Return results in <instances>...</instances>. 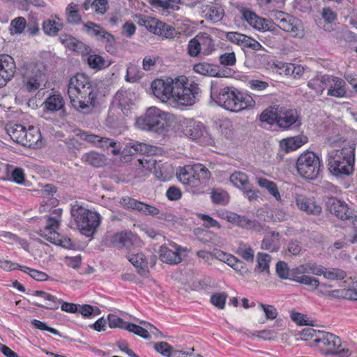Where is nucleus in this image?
I'll use <instances>...</instances> for the list:
<instances>
[{"label":"nucleus","mask_w":357,"mask_h":357,"mask_svg":"<svg viewBox=\"0 0 357 357\" xmlns=\"http://www.w3.org/2000/svg\"><path fill=\"white\" fill-rule=\"evenodd\" d=\"M68 94L72 106L77 111L88 114L94 107V93L89 77L77 73L69 80Z\"/></svg>","instance_id":"1"},{"label":"nucleus","mask_w":357,"mask_h":357,"mask_svg":"<svg viewBox=\"0 0 357 357\" xmlns=\"http://www.w3.org/2000/svg\"><path fill=\"white\" fill-rule=\"evenodd\" d=\"M211 98L218 105L232 112H238L255 105L250 96L241 93L234 87H222L215 82H211Z\"/></svg>","instance_id":"2"},{"label":"nucleus","mask_w":357,"mask_h":357,"mask_svg":"<svg viewBox=\"0 0 357 357\" xmlns=\"http://www.w3.org/2000/svg\"><path fill=\"white\" fill-rule=\"evenodd\" d=\"M176 176L187 190L196 193L206 186L211 174L204 165L197 163L180 167Z\"/></svg>","instance_id":"3"},{"label":"nucleus","mask_w":357,"mask_h":357,"mask_svg":"<svg viewBox=\"0 0 357 357\" xmlns=\"http://www.w3.org/2000/svg\"><path fill=\"white\" fill-rule=\"evenodd\" d=\"M174 120V116L162 111L156 107H149L144 115L137 119V126L144 130L165 135L168 131L169 122Z\"/></svg>","instance_id":"4"},{"label":"nucleus","mask_w":357,"mask_h":357,"mask_svg":"<svg viewBox=\"0 0 357 357\" xmlns=\"http://www.w3.org/2000/svg\"><path fill=\"white\" fill-rule=\"evenodd\" d=\"M355 144L334 151L328 158V170L335 176H349L354 172Z\"/></svg>","instance_id":"5"},{"label":"nucleus","mask_w":357,"mask_h":357,"mask_svg":"<svg viewBox=\"0 0 357 357\" xmlns=\"http://www.w3.org/2000/svg\"><path fill=\"white\" fill-rule=\"evenodd\" d=\"M174 103L183 106H192L199 100L202 90L199 84L184 75L176 77Z\"/></svg>","instance_id":"6"},{"label":"nucleus","mask_w":357,"mask_h":357,"mask_svg":"<svg viewBox=\"0 0 357 357\" xmlns=\"http://www.w3.org/2000/svg\"><path fill=\"white\" fill-rule=\"evenodd\" d=\"M70 214L82 235L92 237L96 234L100 223L99 213L75 204L72 206Z\"/></svg>","instance_id":"7"},{"label":"nucleus","mask_w":357,"mask_h":357,"mask_svg":"<svg viewBox=\"0 0 357 357\" xmlns=\"http://www.w3.org/2000/svg\"><path fill=\"white\" fill-rule=\"evenodd\" d=\"M319 336L314 340L319 351L326 356L338 355L348 357L351 355L349 349L342 347L340 338L329 332L318 331Z\"/></svg>","instance_id":"8"},{"label":"nucleus","mask_w":357,"mask_h":357,"mask_svg":"<svg viewBox=\"0 0 357 357\" xmlns=\"http://www.w3.org/2000/svg\"><path fill=\"white\" fill-rule=\"evenodd\" d=\"M321 160L312 151L303 152L296 161V169L303 178L314 180L317 178L321 171Z\"/></svg>","instance_id":"9"},{"label":"nucleus","mask_w":357,"mask_h":357,"mask_svg":"<svg viewBox=\"0 0 357 357\" xmlns=\"http://www.w3.org/2000/svg\"><path fill=\"white\" fill-rule=\"evenodd\" d=\"M45 66L43 63L24 65L21 69L23 86L28 91H36L45 75Z\"/></svg>","instance_id":"10"},{"label":"nucleus","mask_w":357,"mask_h":357,"mask_svg":"<svg viewBox=\"0 0 357 357\" xmlns=\"http://www.w3.org/2000/svg\"><path fill=\"white\" fill-rule=\"evenodd\" d=\"M183 134L192 139L197 140L203 145H210L213 143L211 135L208 132L206 127L201 122L195 121L193 119H186L184 122Z\"/></svg>","instance_id":"11"},{"label":"nucleus","mask_w":357,"mask_h":357,"mask_svg":"<svg viewBox=\"0 0 357 357\" xmlns=\"http://www.w3.org/2000/svg\"><path fill=\"white\" fill-rule=\"evenodd\" d=\"M175 78L156 79L151 83L153 94L162 102H173L175 91Z\"/></svg>","instance_id":"12"},{"label":"nucleus","mask_w":357,"mask_h":357,"mask_svg":"<svg viewBox=\"0 0 357 357\" xmlns=\"http://www.w3.org/2000/svg\"><path fill=\"white\" fill-rule=\"evenodd\" d=\"M326 205L331 213L342 220H349L356 218L354 210L350 208L344 201H341L336 197H328Z\"/></svg>","instance_id":"13"},{"label":"nucleus","mask_w":357,"mask_h":357,"mask_svg":"<svg viewBox=\"0 0 357 357\" xmlns=\"http://www.w3.org/2000/svg\"><path fill=\"white\" fill-rule=\"evenodd\" d=\"M274 29L275 25H277L282 30L293 33L294 36L298 35V26L301 25V21L294 16L282 12L276 11L273 14Z\"/></svg>","instance_id":"14"},{"label":"nucleus","mask_w":357,"mask_h":357,"mask_svg":"<svg viewBox=\"0 0 357 357\" xmlns=\"http://www.w3.org/2000/svg\"><path fill=\"white\" fill-rule=\"evenodd\" d=\"M301 124L300 116L296 109L280 107L277 125L284 130L298 128Z\"/></svg>","instance_id":"15"},{"label":"nucleus","mask_w":357,"mask_h":357,"mask_svg":"<svg viewBox=\"0 0 357 357\" xmlns=\"http://www.w3.org/2000/svg\"><path fill=\"white\" fill-rule=\"evenodd\" d=\"M241 13L243 19L254 29L261 31H274V24L258 16L255 12L249 9H243Z\"/></svg>","instance_id":"16"},{"label":"nucleus","mask_w":357,"mask_h":357,"mask_svg":"<svg viewBox=\"0 0 357 357\" xmlns=\"http://www.w3.org/2000/svg\"><path fill=\"white\" fill-rule=\"evenodd\" d=\"M16 70L15 61L8 54L0 55V88L6 84L13 77Z\"/></svg>","instance_id":"17"},{"label":"nucleus","mask_w":357,"mask_h":357,"mask_svg":"<svg viewBox=\"0 0 357 357\" xmlns=\"http://www.w3.org/2000/svg\"><path fill=\"white\" fill-rule=\"evenodd\" d=\"M138 238L131 231H121L114 234L111 238L112 247L121 250L131 248L138 243Z\"/></svg>","instance_id":"18"},{"label":"nucleus","mask_w":357,"mask_h":357,"mask_svg":"<svg viewBox=\"0 0 357 357\" xmlns=\"http://www.w3.org/2000/svg\"><path fill=\"white\" fill-rule=\"evenodd\" d=\"M84 31L89 35L96 37L98 40L104 41L112 45L114 43L113 35L107 32L100 24L93 22H87L84 24Z\"/></svg>","instance_id":"19"},{"label":"nucleus","mask_w":357,"mask_h":357,"mask_svg":"<svg viewBox=\"0 0 357 357\" xmlns=\"http://www.w3.org/2000/svg\"><path fill=\"white\" fill-rule=\"evenodd\" d=\"M295 203L297 207L310 215H319L322 208L313 199L308 198L301 194H295Z\"/></svg>","instance_id":"20"},{"label":"nucleus","mask_w":357,"mask_h":357,"mask_svg":"<svg viewBox=\"0 0 357 357\" xmlns=\"http://www.w3.org/2000/svg\"><path fill=\"white\" fill-rule=\"evenodd\" d=\"M39 234L41 237L47 241L56 245H59L62 248L70 249L73 247V244L70 238L66 236H61L56 231H52V229H47L44 228L43 229L40 230Z\"/></svg>","instance_id":"21"},{"label":"nucleus","mask_w":357,"mask_h":357,"mask_svg":"<svg viewBox=\"0 0 357 357\" xmlns=\"http://www.w3.org/2000/svg\"><path fill=\"white\" fill-rule=\"evenodd\" d=\"M59 40L69 50L82 55L88 54L90 52L89 47L70 35L61 34L59 36Z\"/></svg>","instance_id":"22"},{"label":"nucleus","mask_w":357,"mask_h":357,"mask_svg":"<svg viewBox=\"0 0 357 357\" xmlns=\"http://www.w3.org/2000/svg\"><path fill=\"white\" fill-rule=\"evenodd\" d=\"M149 29L154 34L165 38H173L176 35V31L173 26L162 21L153 20Z\"/></svg>","instance_id":"23"},{"label":"nucleus","mask_w":357,"mask_h":357,"mask_svg":"<svg viewBox=\"0 0 357 357\" xmlns=\"http://www.w3.org/2000/svg\"><path fill=\"white\" fill-rule=\"evenodd\" d=\"M128 260L137 268V273L146 277L149 274L148 263L143 253H128L126 256Z\"/></svg>","instance_id":"24"},{"label":"nucleus","mask_w":357,"mask_h":357,"mask_svg":"<svg viewBox=\"0 0 357 357\" xmlns=\"http://www.w3.org/2000/svg\"><path fill=\"white\" fill-rule=\"evenodd\" d=\"M331 75H316L307 82V86L314 91L316 95L320 96L330 85Z\"/></svg>","instance_id":"25"},{"label":"nucleus","mask_w":357,"mask_h":357,"mask_svg":"<svg viewBox=\"0 0 357 357\" xmlns=\"http://www.w3.org/2000/svg\"><path fill=\"white\" fill-rule=\"evenodd\" d=\"M41 139L39 129L31 126L25 130L22 146L30 149L38 148L40 144Z\"/></svg>","instance_id":"26"},{"label":"nucleus","mask_w":357,"mask_h":357,"mask_svg":"<svg viewBox=\"0 0 357 357\" xmlns=\"http://www.w3.org/2000/svg\"><path fill=\"white\" fill-rule=\"evenodd\" d=\"M202 17L213 22H219L223 16V9L217 4L204 5L201 7Z\"/></svg>","instance_id":"27"},{"label":"nucleus","mask_w":357,"mask_h":357,"mask_svg":"<svg viewBox=\"0 0 357 357\" xmlns=\"http://www.w3.org/2000/svg\"><path fill=\"white\" fill-rule=\"evenodd\" d=\"M331 78L327 94L336 98L344 97L347 93L344 81L341 78L331 75Z\"/></svg>","instance_id":"28"},{"label":"nucleus","mask_w":357,"mask_h":357,"mask_svg":"<svg viewBox=\"0 0 357 357\" xmlns=\"http://www.w3.org/2000/svg\"><path fill=\"white\" fill-rule=\"evenodd\" d=\"M159 257L162 261L169 264H177L182 260L178 252V248L172 250L167 246L162 245L159 250Z\"/></svg>","instance_id":"29"},{"label":"nucleus","mask_w":357,"mask_h":357,"mask_svg":"<svg viewBox=\"0 0 357 357\" xmlns=\"http://www.w3.org/2000/svg\"><path fill=\"white\" fill-rule=\"evenodd\" d=\"M307 142V137L304 135H298L284 139L280 142V146L286 152L294 151Z\"/></svg>","instance_id":"30"},{"label":"nucleus","mask_w":357,"mask_h":357,"mask_svg":"<svg viewBox=\"0 0 357 357\" xmlns=\"http://www.w3.org/2000/svg\"><path fill=\"white\" fill-rule=\"evenodd\" d=\"M134 93L126 90H120L117 91L114 96L115 101L118 102L119 106L124 112L128 110L130 105L133 104Z\"/></svg>","instance_id":"31"},{"label":"nucleus","mask_w":357,"mask_h":357,"mask_svg":"<svg viewBox=\"0 0 357 357\" xmlns=\"http://www.w3.org/2000/svg\"><path fill=\"white\" fill-rule=\"evenodd\" d=\"M280 240V234L275 231H271L263 239L261 242V248L271 252H276L279 249L278 242Z\"/></svg>","instance_id":"32"},{"label":"nucleus","mask_w":357,"mask_h":357,"mask_svg":"<svg viewBox=\"0 0 357 357\" xmlns=\"http://www.w3.org/2000/svg\"><path fill=\"white\" fill-rule=\"evenodd\" d=\"M82 160L94 167H99L105 164L106 159L104 155L95 151H90L82 155Z\"/></svg>","instance_id":"33"},{"label":"nucleus","mask_w":357,"mask_h":357,"mask_svg":"<svg viewBox=\"0 0 357 357\" xmlns=\"http://www.w3.org/2000/svg\"><path fill=\"white\" fill-rule=\"evenodd\" d=\"M194 70L201 75L211 77H221L217 66L208 63H199L193 67Z\"/></svg>","instance_id":"34"},{"label":"nucleus","mask_w":357,"mask_h":357,"mask_svg":"<svg viewBox=\"0 0 357 357\" xmlns=\"http://www.w3.org/2000/svg\"><path fill=\"white\" fill-rule=\"evenodd\" d=\"M45 109L50 112H56L64 108V100L59 94L48 97L44 102Z\"/></svg>","instance_id":"35"},{"label":"nucleus","mask_w":357,"mask_h":357,"mask_svg":"<svg viewBox=\"0 0 357 357\" xmlns=\"http://www.w3.org/2000/svg\"><path fill=\"white\" fill-rule=\"evenodd\" d=\"M25 130L26 128L20 124L10 125L6 128L7 133L10 138L21 145L23 143Z\"/></svg>","instance_id":"36"},{"label":"nucleus","mask_w":357,"mask_h":357,"mask_svg":"<svg viewBox=\"0 0 357 357\" xmlns=\"http://www.w3.org/2000/svg\"><path fill=\"white\" fill-rule=\"evenodd\" d=\"M33 295L40 296L44 300L48 301L46 306L39 303H36V305L40 307H45L50 310H56L59 308V305L61 301L55 296L43 291H35Z\"/></svg>","instance_id":"37"},{"label":"nucleus","mask_w":357,"mask_h":357,"mask_svg":"<svg viewBox=\"0 0 357 357\" xmlns=\"http://www.w3.org/2000/svg\"><path fill=\"white\" fill-rule=\"evenodd\" d=\"M280 110V107L279 106L270 107L264 110L260 114V120L268 124H273L274 123L277 124Z\"/></svg>","instance_id":"38"},{"label":"nucleus","mask_w":357,"mask_h":357,"mask_svg":"<svg viewBox=\"0 0 357 357\" xmlns=\"http://www.w3.org/2000/svg\"><path fill=\"white\" fill-rule=\"evenodd\" d=\"M80 6L71 3L66 8L67 22L72 24H78L82 22L81 15L79 13Z\"/></svg>","instance_id":"39"},{"label":"nucleus","mask_w":357,"mask_h":357,"mask_svg":"<svg viewBox=\"0 0 357 357\" xmlns=\"http://www.w3.org/2000/svg\"><path fill=\"white\" fill-rule=\"evenodd\" d=\"M236 253L248 262H253L255 258V251L250 245L240 241L238 243Z\"/></svg>","instance_id":"40"},{"label":"nucleus","mask_w":357,"mask_h":357,"mask_svg":"<svg viewBox=\"0 0 357 357\" xmlns=\"http://www.w3.org/2000/svg\"><path fill=\"white\" fill-rule=\"evenodd\" d=\"M258 185L263 188L266 189L268 192L272 195L276 200H280V194L279 192L277 185L272 181H269L263 177L257 178Z\"/></svg>","instance_id":"41"},{"label":"nucleus","mask_w":357,"mask_h":357,"mask_svg":"<svg viewBox=\"0 0 357 357\" xmlns=\"http://www.w3.org/2000/svg\"><path fill=\"white\" fill-rule=\"evenodd\" d=\"M63 24L54 20H46L43 21L42 28L44 33L50 36H55L59 31L63 29Z\"/></svg>","instance_id":"42"},{"label":"nucleus","mask_w":357,"mask_h":357,"mask_svg":"<svg viewBox=\"0 0 357 357\" xmlns=\"http://www.w3.org/2000/svg\"><path fill=\"white\" fill-rule=\"evenodd\" d=\"M236 225L246 229L260 231L262 229L261 224L255 220H250L245 216L238 215Z\"/></svg>","instance_id":"43"},{"label":"nucleus","mask_w":357,"mask_h":357,"mask_svg":"<svg viewBox=\"0 0 357 357\" xmlns=\"http://www.w3.org/2000/svg\"><path fill=\"white\" fill-rule=\"evenodd\" d=\"M271 257L266 254L259 252L257 255V266L255 271L259 270L261 272H264L266 274L270 273V262Z\"/></svg>","instance_id":"44"},{"label":"nucleus","mask_w":357,"mask_h":357,"mask_svg":"<svg viewBox=\"0 0 357 357\" xmlns=\"http://www.w3.org/2000/svg\"><path fill=\"white\" fill-rule=\"evenodd\" d=\"M229 180L234 185L242 190L245 189V188H247V186L250 184L248 176L245 174L240 172H234L230 176Z\"/></svg>","instance_id":"45"},{"label":"nucleus","mask_w":357,"mask_h":357,"mask_svg":"<svg viewBox=\"0 0 357 357\" xmlns=\"http://www.w3.org/2000/svg\"><path fill=\"white\" fill-rule=\"evenodd\" d=\"M211 198L215 204L225 206L229 202V194L222 189H213L211 192Z\"/></svg>","instance_id":"46"},{"label":"nucleus","mask_w":357,"mask_h":357,"mask_svg":"<svg viewBox=\"0 0 357 357\" xmlns=\"http://www.w3.org/2000/svg\"><path fill=\"white\" fill-rule=\"evenodd\" d=\"M200 43L202 50L204 54H209L214 50L213 39L207 34L197 35Z\"/></svg>","instance_id":"47"},{"label":"nucleus","mask_w":357,"mask_h":357,"mask_svg":"<svg viewBox=\"0 0 357 357\" xmlns=\"http://www.w3.org/2000/svg\"><path fill=\"white\" fill-rule=\"evenodd\" d=\"M26 20L23 17H17L10 22V33L12 34H21L26 29Z\"/></svg>","instance_id":"48"},{"label":"nucleus","mask_w":357,"mask_h":357,"mask_svg":"<svg viewBox=\"0 0 357 357\" xmlns=\"http://www.w3.org/2000/svg\"><path fill=\"white\" fill-rule=\"evenodd\" d=\"M132 149L135 153H139L143 155H152L156 153L157 148L144 143L136 142L132 145Z\"/></svg>","instance_id":"49"},{"label":"nucleus","mask_w":357,"mask_h":357,"mask_svg":"<svg viewBox=\"0 0 357 357\" xmlns=\"http://www.w3.org/2000/svg\"><path fill=\"white\" fill-rule=\"evenodd\" d=\"M26 31L31 36H36L40 32L38 19L33 15L29 14L26 21Z\"/></svg>","instance_id":"50"},{"label":"nucleus","mask_w":357,"mask_h":357,"mask_svg":"<svg viewBox=\"0 0 357 357\" xmlns=\"http://www.w3.org/2000/svg\"><path fill=\"white\" fill-rule=\"evenodd\" d=\"M275 271L277 275L282 280L289 279L291 276V270L284 261H279L275 266Z\"/></svg>","instance_id":"51"},{"label":"nucleus","mask_w":357,"mask_h":357,"mask_svg":"<svg viewBox=\"0 0 357 357\" xmlns=\"http://www.w3.org/2000/svg\"><path fill=\"white\" fill-rule=\"evenodd\" d=\"M347 276V273L342 269L340 268H326L325 267V271L324 273V277L328 280H342Z\"/></svg>","instance_id":"52"},{"label":"nucleus","mask_w":357,"mask_h":357,"mask_svg":"<svg viewBox=\"0 0 357 357\" xmlns=\"http://www.w3.org/2000/svg\"><path fill=\"white\" fill-rule=\"evenodd\" d=\"M142 77V73L135 65L130 64L127 68L126 80L129 82H135Z\"/></svg>","instance_id":"53"},{"label":"nucleus","mask_w":357,"mask_h":357,"mask_svg":"<svg viewBox=\"0 0 357 357\" xmlns=\"http://www.w3.org/2000/svg\"><path fill=\"white\" fill-rule=\"evenodd\" d=\"M136 211L145 215L155 216L159 214L158 208L142 202H139Z\"/></svg>","instance_id":"54"},{"label":"nucleus","mask_w":357,"mask_h":357,"mask_svg":"<svg viewBox=\"0 0 357 357\" xmlns=\"http://www.w3.org/2000/svg\"><path fill=\"white\" fill-rule=\"evenodd\" d=\"M154 349L157 352L165 357H172L175 350L166 342H157L154 345Z\"/></svg>","instance_id":"55"},{"label":"nucleus","mask_w":357,"mask_h":357,"mask_svg":"<svg viewBox=\"0 0 357 357\" xmlns=\"http://www.w3.org/2000/svg\"><path fill=\"white\" fill-rule=\"evenodd\" d=\"M108 324L111 328H119L127 330L128 325L130 323L123 321L116 315L109 314L107 317Z\"/></svg>","instance_id":"56"},{"label":"nucleus","mask_w":357,"mask_h":357,"mask_svg":"<svg viewBox=\"0 0 357 357\" xmlns=\"http://www.w3.org/2000/svg\"><path fill=\"white\" fill-rule=\"evenodd\" d=\"M334 293H341V295H338V296H342L343 298L357 301V289L355 287L349 288L347 289H336L329 291L330 295H333Z\"/></svg>","instance_id":"57"},{"label":"nucleus","mask_w":357,"mask_h":357,"mask_svg":"<svg viewBox=\"0 0 357 357\" xmlns=\"http://www.w3.org/2000/svg\"><path fill=\"white\" fill-rule=\"evenodd\" d=\"M87 63L91 68L101 69L105 66V60L100 55L90 54L87 59Z\"/></svg>","instance_id":"58"},{"label":"nucleus","mask_w":357,"mask_h":357,"mask_svg":"<svg viewBox=\"0 0 357 357\" xmlns=\"http://www.w3.org/2000/svg\"><path fill=\"white\" fill-rule=\"evenodd\" d=\"M127 331L146 340H149L151 337L149 332L147 329H145L142 326L135 324L130 323V324L128 325Z\"/></svg>","instance_id":"59"},{"label":"nucleus","mask_w":357,"mask_h":357,"mask_svg":"<svg viewBox=\"0 0 357 357\" xmlns=\"http://www.w3.org/2000/svg\"><path fill=\"white\" fill-rule=\"evenodd\" d=\"M294 282L307 285L312 287L314 289H316L320 284L317 279L306 275H303L301 278H295Z\"/></svg>","instance_id":"60"},{"label":"nucleus","mask_w":357,"mask_h":357,"mask_svg":"<svg viewBox=\"0 0 357 357\" xmlns=\"http://www.w3.org/2000/svg\"><path fill=\"white\" fill-rule=\"evenodd\" d=\"M79 312L84 317L87 318L97 316L100 314V310L98 307L87 304L82 305Z\"/></svg>","instance_id":"61"},{"label":"nucleus","mask_w":357,"mask_h":357,"mask_svg":"<svg viewBox=\"0 0 357 357\" xmlns=\"http://www.w3.org/2000/svg\"><path fill=\"white\" fill-rule=\"evenodd\" d=\"M225 37L227 40L242 47L247 36L238 32H227Z\"/></svg>","instance_id":"62"},{"label":"nucleus","mask_w":357,"mask_h":357,"mask_svg":"<svg viewBox=\"0 0 357 357\" xmlns=\"http://www.w3.org/2000/svg\"><path fill=\"white\" fill-rule=\"evenodd\" d=\"M202 48L199 41L198 36L191 39L188 45V52L191 56H197L201 52Z\"/></svg>","instance_id":"63"},{"label":"nucleus","mask_w":357,"mask_h":357,"mask_svg":"<svg viewBox=\"0 0 357 357\" xmlns=\"http://www.w3.org/2000/svg\"><path fill=\"white\" fill-rule=\"evenodd\" d=\"M9 180L22 185L25 181V174L24 170L21 167H15L10 174Z\"/></svg>","instance_id":"64"}]
</instances>
